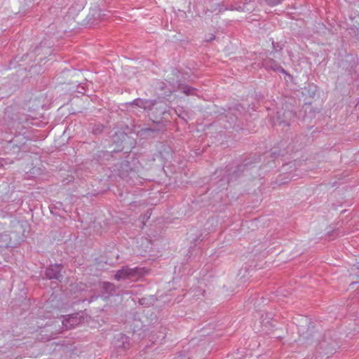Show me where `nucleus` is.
<instances>
[{
	"label": "nucleus",
	"instance_id": "1",
	"mask_svg": "<svg viewBox=\"0 0 359 359\" xmlns=\"http://www.w3.org/2000/svg\"><path fill=\"white\" fill-rule=\"evenodd\" d=\"M147 273L148 271L143 267L130 268L128 266H124L120 270L117 271L114 278L118 281L133 278L138 279Z\"/></svg>",
	"mask_w": 359,
	"mask_h": 359
},
{
	"label": "nucleus",
	"instance_id": "2",
	"mask_svg": "<svg viewBox=\"0 0 359 359\" xmlns=\"http://www.w3.org/2000/svg\"><path fill=\"white\" fill-rule=\"evenodd\" d=\"M62 266L61 264H52L46 270V276L48 279L60 280L62 278L60 273Z\"/></svg>",
	"mask_w": 359,
	"mask_h": 359
},
{
	"label": "nucleus",
	"instance_id": "3",
	"mask_svg": "<svg viewBox=\"0 0 359 359\" xmlns=\"http://www.w3.org/2000/svg\"><path fill=\"white\" fill-rule=\"evenodd\" d=\"M81 323L80 317H78V314H73L65 318L62 320V325L65 329L69 330L74 327L75 325Z\"/></svg>",
	"mask_w": 359,
	"mask_h": 359
},
{
	"label": "nucleus",
	"instance_id": "4",
	"mask_svg": "<svg viewBox=\"0 0 359 359\" xmlns=\"http://www.w3.org/2000/svg\"><path fill=\"white\" fill-rule=\"evenodd\" d=\"M132 104L142 108L144 110H151L156 104V101L152 100H142L137 98L134 100Z\"/></svg>",
	"mask_w": 359,
	"mask_h": 359
},
{
	"label": "nucleus",
	"instance_id": "5",
	"mask_svg": "<svg viewBox=\"0 0 359 359\" xmlns=\"http://www.w3.org/2000/svg\"><path fill=\"white\" fill-rule=\"evenodd\" d=\"M263 65L266 69H271L275 72H283V73L285 72V69L280 65H279L278 63L275 62L271 59L264 60L263 62Z\"/></svg>",
	"mask_w": 359,
	"mask_h": 359
},
{
	"label": "nucleus",
	"instance_id": "6",
	"mask_svg": "<svg viewBox=\"0 0 359 359\" xmlns=\"http://www.w3.org/2000/svg\"><path fill=\"white\" fill-rule=\"evenodd\" d=\"M118 339L117 342H115V344L117 347L122 348L123 349H127L129 347L128 344V337L123 334H119L118 335Z\"/></svg>",
	"mask_w": 359,
	"mask_h": 359
},
{
	"label": "nucleus",
	"instance_id": "7",
	"mask_svg": "<svg viewBox=\"0 0 359 359\" xmlns=\"http://www.w3.org/2000/svg\"><path fill=\"white\" fill-rule=\"evenodd\" d=\"M280 156V151L278 149H273L271 151L264 154L265 157H271L272 161H274L278 156Z\"/></svg>",
	"mask_w": 359,
	"mask_h": 359
},
{
	"label": "nucleus",
	"instance_id": "8",
	"mask_svg": "<svg viewBox=\"0 0 359 359\" xmlns=\"http://www.w3.org/2000/svg\"><path fill=\"white\" fill-rule=\"evenodd\" d=\"M182 90L184 94L189 95H194L196 89L188 86H184L182 87Z\"/></svg>",
	"mask_w": 359,
	"mask_h": 359
},
{
	"label": "nucleus",
	"instance_id": "9",
	"mask_svg": "<svg viewBox=\"0 0 359 359\" xmlns=\"http://www.w3.org/2000/svg\"><path fill=\"white\" fill-rule=\"evenodd\" d=\"M254 197H255L254 204L252 206H250V208H252V209H255L256 207H257L262 201V198L259 196L252 195L250 196V198H254ZM248 198H249V196H248ZM248 208H250V205H248Z\"/></svg>",
	"mask_w": 359,
	"mask_h": 359
},
{
	"label": "nucleus",
	"instance_id": "10",
	"mask_svg": "<svg viewBox=\"0 0 359 359\" xmlns=\"http://www.w3.org/2000/svg\"><path fill=\"white\" fill-rule=\"evenodd\" d=\"M284 0H266L267 5L270 6H275L281 4Z\"/></svg>",
	"mask_w": 359,
	"mask_h": 359
},
{
	"label": "nucleus",
	"instance_id": "11",
	"mask_svg": "<svg viewBox=\"0 0 359 359\" xmlns=\"http://www.w3.org/2000/svg\"><path fill=\"white\" fill-rule=\"evenodd\" d=\"M103 287L105 290H109V291L114 290V285L110 283H104Z\"/></svg>",
	"mask_w": 359,
	"mask_h": 359
},
{
	"label": "nucleus",
	"instance_id": "12",
	"mask_svg": "<svg viewBox=\"0 0 359 359\" xmlns=\"http://www.w3.org/2000/svg\"><path fill=\"white\" fill-rule=\"evenodd\" d=\"M165 337V334L164 332H159V335L157 337V339H156V341H162L163 339H164Z\"/></svg>",
	"mask_w": 359,
	"mask_h": 359
},
{
	"label": "nucleus",
	"instance_id": "13",
	"mask_svg": "<svg viewBox=\"0 0 359 359\" xmlns=\"http://www.w3.org/2000/svg\"><path fill=\"white\" fill-rule=\"evenodd\" d=\"M177 88H179V84H177V86H172V87L169 88V92L172 93L173 91H175Z\"/></svg>",
	"mask_w": 359,
	"mask_h": 359
},
{
	"label": "nucleus",
	"instance_id": "14",
	"mask_svg": "<svg viewBox=\"0 0 359 359\" xmlns=\"http://www.w3.org/2000/svg\"><path fill=\"white\" fill-rule=\"evenodd\" d=\"M144 131H145V132H149V131L155 132L156 130L154 129V128H147L144 129Z\"/></svg>",
	"mask_w": 359,
	"mask_h": 359
},
{
	"label": "nucleus",
	"instance_id": "15",
	"mask_svg": "<svg viewBox=\"0 0 359 359\" xmlns=\"http://www.w3.org/2000/svg\"><path fill=\"white\" fill-rule=\"evenodd\" d=\"M213 39H215V36L212 34L210 36H209V38L206 39V41H212Z\"/></svg>",
	"mask_w": 359,
	"mask_h": 359
},
{
	"label": "nucleus",
	"instance_id": "16",
	"mask_svg": "<svg viewBox=\"0 0 359 359\" xmlns=\"http://www.w3.org/2000/svg\"><path fill=\"white\" fill-rule=\"evenodd\" d=\"M5 160L4 158H0V168L4 166Z\"/></svg>",
	"mask_w": 359,
	"mask_h": 359
},
{
	"label": "nucleus",
	"instance_id": "17",
	"mask_svg": "<svg viewBox=\"0 0 359 359\" xmlns=\"http://www.w3.org/2000/svg\"><path fill=\"white\" fill-rule=\"evenodd\" d=\"M356 33H355V36L358 39H359V27H356Z\"/></svg>",
	"mask_w": 359,
	"mask_h": 359
}]
</instances>
